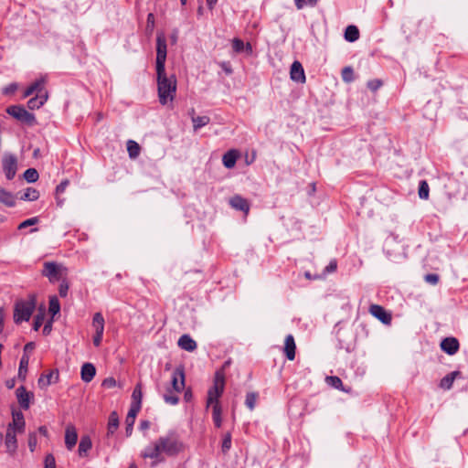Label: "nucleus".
I'll list each match as a JSON object with an SVG mask.
<instances>
[{
  "instance_id": "obj_1",
  "label": "nucleus",
  "mask_w": 468,
  "mask_h": 468,
  "mask_svg": "<svg viewBox=\"0 0 468 468\" xmlns=\"http://www.w3.org/2000/svg\"><path fill=\"white\" fill-rule=\"evenodd\" d=\"M186 449V444L181 440L176 430H170L164 436H160L152 445L147 446L142 452L144 459H154L156 462H163L161 457L165 453L168 457H176Z\"/></svg>"
},
{
  "instance_id": "obj_2",
  "label": "nucleus",
  "mask_w": 468,
  "mask_h": 468,
  "mask_svg": "<svg viewBox=\"0 0 468 468\" xmlns=\"http://www.w3.org/2000/svg\"><path fill=\"white\" fill-rule=\"evenodd\" d=\"M157 90L159 101L162 105L173 101L176 93V75L167 77L165 68L163 70H156Z\"/></svg>"
},
{
  "instance_id": "obj_3",
  "label": "nucleus",
  "mask_w": 468,
  "mask_h": 468,
  "mask_svg": "<svg viewBox=\"0 0 468 468\" xmlns=\"http://www.w3.org/2000/svg\"><path fill=\"white\" fill-rule=\"evenodd\" d=\"M37 304V299L34 294H30L27 300L17 301L14 308V322L20 324L23 321L27 322Z\"/></svg>"
},
{
  "instance_id": "obj_4",
  "label": "nucleus",
  "mask_w": 468,
  "mask_h": 468,
  "mask_svg": "<svg viewBox=\"0 0 468 468\" xmlns=\"http://www.w3.org/2000/svg\"><path fill=\"white\" fill-rule=\"evenodd\" d=\"M225 374L222 370H217L214 376L213 385L207 390V408L211 403L219 401L218 399L224 392Z\"/></svg>"
},
{
  "instance_id": "obj_5",
  "label": "nucleus",
  "mask_w": 468,
  "mask_h": 468,
  "mask_svg": "<svg viewBox=\"0 0 468 468\" xmlns=\"http://www.w3.org/2000/svg\"><path fill=\"white\" fill-rule=\"evenodd\" d=\"M7 114L12 116L18 122L27 124V126H34L37 123V119L34 113L26 110L23 105H10L5 109Z\"/></svg>"
},
{
  "instance_id": "obj_6",
  "label": "nucleus",
  "mask_w": 468,
  "mask_h": 468,
  "mask_svg": "<svg viewBox=\"0 0 468 468\" xmlns=\"http://www.w3.org/2000/svg\"><path fill=\"white\" fill-rule=\"evenodd\" d=\"M166 56V37L163 32H160L156 36L155 70H163V69L165 68Z\"/></svg>"
},
{
  "instance_id": "obj_7",
  "label": "nucleus",
  "mask_w": 468,
  "mask_h": 468,
  "mask_svg": "<svg viewBox=\"0 0 468 468\" xmlns=\"http://www.w3.org/2000/svg\"><path fill=\"white\" fill-rule=\"evenodd\" d=\"M63 271H66V268L62 264L55 261H45L41 274L47 277L51 283H54L61 279Z\"/></svg>"
},
{
  "instance_id": "obj_8",
  "label": "nucleus",
  "mask_w": 468,
  "mask_h": 468,
  "mask_svg": "<svg viewBox=\"0 0 468 468\" xmlns=\"http://www.w3.org/2000/svg\"><path fill=\"white\" fill-rule=\"evenodd\" d=\"M3 172L7 180H12L17 171V158L14 154L5 153L2 158Z\"/></svg>"
},
{
  "instance_id": "obj_9",
  "label": "nucleus",
  "mask_w": 468,
  "mask_h": 468,
  "mask_svg": "<svg viewBox=\"0 0 468 468\" xmlns=\"http://www.w3.org/2000/svg\"><path fill=\"white\" fill-rule=\"evenodd\" d=\"M186 375L185 367L183 365L177 366L171 378L172 390L177 393L182 392L185 389Z\"/></svg>"
},
{
  "instance_id": "obj_10",
  "label": "nucleus",
  "mask_w": 468,
  "mask_h": 468,
  "mask_svg": "<svg viewBox=\"0 0 468 468\" xmlns=\"http://www.w3.org/2000/svg\"><path fill=\"white\" fill-rule=\"evenodd\" d=\"M104 317L101 313H95L92 317V326L95 329V334L93 335L92 341L95 346H100L102 341L103 332H104Z\"/></svg>"
},
{
  "instance_id": "obj_11",
  "label": "nucleus",
  "mask_w": 468,
  "mask_h": 468,
  "mask_svg": "<svg viewBox=\"0 0 468 468\" xmlns=\"http://www.w3.org/2000/svg\"><path fill=\"white\" fill-rule=\"evenodd\" d=\"M17 403L21 410H27L31 403L34 401V393L27 391L25 386H20L16 390Z\"/></svg>"
},
{
  "instance_id": "obj_12",
  "label": "nucleus",
  "mask_w": 468,
  "mask_h": 468,
  "mask_svg": "<svg viewBox=\"0 0 468 468\" xmlns=\"http://www.w3.org/2000/svg\"><path fill=\"white\" fill-rule=\"evenodd\" d=\"M11 413L13 420L8 424L7 429H12L18 433H23L26 428V421L23 412L21 410L12 408Z\"/></svg>"
},
{
  "instance_id": "obj_13",
  "label": "nucleus",
  "mask_w": 468,
  "mask_h": 468,
  "mask_svg": "<svg viewBox=\"0 0 468 468\" xmlns=\"http://www.w3.org/2000/svg\"><path fill=\"white\" fill-rule=\"evenodd\" d=\"M369 313L385 324H389L391 323V314L387 313L381 305L371 304L369 306Z\"/></svg>"
},
{
  "instance_id": "obj_14",
  "label": "nucleus",
  "mask_w": 468,
  "mask_h": 468,
  "mask_svg": "<svg viewBox=\"0 0 468 468\" xmlns=\"http://www.w3.org/2000/svg\"><path fill=\"white\" fill-rule=\"evenodd\" d=\"M229 205L236 210L242 211L246 215L250 211L249 201L239 195H235L229 199Z\"/></svg>"
},
{
  "instance_id": "obj_15",
  "label": "nucleus",
  "mask_w": 468,
  "mask_h": 468,
  "mask_svg": "<svg viewBox=\"0 0 468 468\" xmlns=\"http://www.w3.org/2000/svg\"><path fill=\"white\" fill-rule=\"evenodd\" d=\"M291 79L298 83L305 82V74L302 64L299 61H294L291 66L290 70Z\"/></svg>"
},
{
  "instance_id": "obj_16",
  "label": "nucleus",
  "mask_w": 468,
  "mask_h": 468,
  "mask_svg": "<svg viewBox=\"0 0 468 468\" xmlns=\"http://www.w3.org/2000/svg\"><path fill=\"white\" fill-rule=\"evenodd\" d=\"M58 377L59 374L58 369L51 370L47 374H42L37 381L39 388H44L52 383L58 382Z\"/></svg>"
},
{
  "instance_id": "obj_17",
  "label": "nucleus",
  "mask_w": 468,
  "mask_h": 468,
  "mask_svg": "<svg viewBox=\"0 0 468 468\" xmlns=\"http://www.w3.org/2000/svg\"><path fill=\"white\" fill-rule=\"evenodd\" d=\"M16 432L17 431H15L12 429H6L5 444L6 446L7 452L10 454H14L17 449Z\"/></svg>"
},
{
  "instance_id": "obj_18",
  "label": "nucleus",
  "mask_w": 468,
  "mask_h": 468,
  "mask_svg": "<svg viewBox=\"0 0 468 468\" xmlns=\"http://www.w3.org/2000/svg\"><path fill=\"white\" fill-rule=\"evenodd\" d=\"M441 348L448 355H454L459 349V342L454 337H446L441 342Z\"/></svg>"
},
{
  "instance_id": "obj_19",
  "label": "nucleus",
  "mask_w": 468,
  "mask_h": 468,
  "mask_svg": "<svg viewBox=\"0 0 468 468\" xmlns=\"http://www.w3.org/2000/svg\"><path fill=\"white\" fill-rule=\"evenodd\" d=\"M96 375V367L92 363H84L80 369V378L83 382H90Z\"/></svg>"
},
{
  "instance_id": "obj_20",
  "label": "nucleus",
  "mask_w": 468,
  "mask_h": 468,
  "mask_svg": "<svg viewBox=\"0 0 468 468\" xmlns=\"http://www.w3.org/2000/svg\"><path fill=\"white\" fill-rule=\"evenodd\" d=\"M239 156V151H238L237 149H230L223 154L222 163L226 168H233Z\"/></svg>"
},
{
  "instance_id": "obj_21",
  "label": "nucleus",
  "mask_w": 468,
  "mask_h": 468,
  "mask_svg": "<svg viewBox=\"0 0 468 468\" xmlns=\"http://www.w3.org/2000/svg\"><path fill=\"white\" fill-rule=\"evenodd\" d=\"M177 345L181 349L188 352H193L197 347V342L186 334L179 337Z\"/></svg>"
},
{
  "instance_id": "obj_22",
  "label": "nucleus",
  "mask_w": 468,
  "mask_h": 468,
  "mask_svg": "<svg viewBox=\"0 0 468 468\" xmlns=\"http://www.w3.org/2000/svg\"><path fill=\"white\" fill-rule=\"evenodd\" d=\"M78 433L73 425H69L65 431V444L68 450H71L77 443Z\"/></svg>"
},
{
  "instance_id": "obj_23",
  "label": "nucleus",
  "mask_w": 468,
  "mask_h": 468,
  "mask_svg": "<svg viewBox=\"0 0 468 468\" xmlns=\"http://www.w3.org/2000/svg\"><path fill=\"white\" fill-rule=\"evenodd\" d=\"M142 384L138 383L132 393V403L130 409L140 411L142 408Z\"/></svg>"
},
{
  "instance_id": "obj_24",
  "label": "nucleus",
  "mask_w": 468,
  "mask_h": 468,
  "mask_svg": "<svg viewBox=\"0 0 468 468\" xmlns=\"http://www.w3.org/2000/svg\"><path fill=\"white\" fill-rule=\"evenodd\" d=\"M295 349H296V346H295L294 338L292 335H288L284 340L283 350H284L286 357L291 361L295 358Z\"/></svg>"
},
{
  "instance_id": "obj_25",
  "label": "nucleus",
  "mask_w": 468,
  "mask_h": 468,
  "mask_svg": "<svg viewBox=\"0 0 468 468\" xmlns=\"http://www.w3.org/2000/svg\"><path fill=\"white\" fill-rule=\"evenodd\" d=\"M48 91H45L44 94H36L35 97L30 98L27 101V107L30 110L39 109L41 106L45 104L48 101Z\"/></svg>"
},
{
  "instance_id": "obj_26",
  "label": "nucleus",
  "mask_w": 468,
  "mask_h": 468,
  "mask_svg": "<svg viewBox=\"0 0 468 468\" xmlns=\"http://www.w3.org/2000/svg\"><path fill=\"white\" fill-rule=\"evenodd\" d=\"M138 413H139L138 410H132V409H130L127 413V416L125 419V425H126L125 434L127 437H130L133 433V425H134L135 419H136V416Z\"/></svg>"
},
{
  "instance_id": "obj_27",
  "label": "nucleus",
  "mask_w": 468,
  "mask_h": 468,
  "mask_svg": "<svg viewBox=\"0 0 468 468\" xmlns=\"http://www.w3.org/2000/svg\"><path fill=\"white\" fill-rule=\"evenodd\" d=\"M119 416L116 411H112L109 415L108 425H107V435L112 436L115 433L119 427Z\"/></svg>"
},
{
  "instance_id": "obj_28",
  "label": "nucleus",
  "mask_w": 468,
  "mask_h": 468,
  "mask_svg": "<svg viewBox=\"0 0 468 468\" xmlns=\"http://www.w3.org/2000/svg\"><path fill=\"white\" fill-rule=\"evenodd\" d=\"M92 442L89 435H83L80 438L78 452L80 457L86 456L87 452L91 449Z\"/></svg>"
},
{
  "instance_id": "obj_29",
  "label": "nucleus",
  "mask_w": 468,
  "mask_h": 468,
  "mask_svg": "<svg viewBox=\"0 0 468 468\" xmlns=\"http://www.w3.org/2000/svg\"><path fill=\"white\" fill-rule=\"evenodd\" d=\"M0 203L8 207H13L16 206V196L5 188L0 187Z\"/></svg>"
},
{
  "instance_id": "obj_30",
  "label": "nucleus",
  "mask_w": 468,
  "mask_h": 468,
  "mask_svg": "<svg viewBox=\"0 0 468 468\" xmlns=\"http://www.w3.org/2000/svg\"><path fill=\"white\" fill-rule=\"evenodd\" d=\"M460 375L459 371H452L449 374H447L445 377H443L440 381V388L444 390H449L452 388V384L455 380V378Z\"/></svg>"
},
{
  "instance_id": "obj_31",
  "label": "nucleus",
  "mask_w": 468,
  "mask_h": 468,
  "mask_svg": "<svg viewBox=\"0 0 468 468\" xmlns=\"http://www.w3.org/2000/svg\"><path fill=\"white\" fill-rule=\"evenodd\" d=\"M28 364H29V356H22L19 362V367H18V373H17V378L20 381H26L27 369H28Z\"/></svg>"
},
{
  "instance_id": "obj_32",
  "label": "nucleus",
  "mask_w": 468,
  "mask_h": 468,
  "mask_svg": "<svg viewBox=\"0 0 468 468\" xmlns=\"http://www.w3.org/2000/svg\"><path fill=\"white\" fill-rule=\"evenodd\" d=\"M194 113H195V110L192 109L191 110V114H192L191 119H192V122H193L194 131H197L198 129H200L209 123L210 118L208 116H207V115L195 116Z\"/></svg>"
},
{
  "instance_id": "obj_33",
  "label": "nucleus",
  "mask_w": 468,
  "mask_h": 468,
  "mask_svg": "<svg viewBox=\"0 0 468 468\" xmlns=\"http://www.w3.org/2000/svg\"><path fill=\"white\" fill-rule=\"evenodd\" d=\"M359 38V30L356 26H348L345 31V39L348 42H355Z\"/></svg>"
},
{
  "instance_id": "obj_34",
  "label": "nucleus",
  "mask_w": 468,
  "mask_h": 468,
  "mask_svg": "<svg viewBox=\"0 0 468 468\" xmlns=\"http://www.w3.org/2000/svg\"><path fill=\"white\" fill-rule=\"evenodd\" d=\"M47 82L46 77H40L39 79H37L34 82H32L29 86L32 89L34 92L37 94H44L45 90V85Z\"/></svg>"
},
{
  "instance_id": "obj_35",
  "label": "nucleus",
  "mask_w": 468,
  "mask_h": 468,
  "mask_svg": "<svg viewBox=\"0 0 468 468\" xmlns=\"http://www.w3.org/2000/svg\"><path fill=\"white\" fill-rule=\"evenodd\" d=\"M48 312L51 318H54L60 312V303L56 295L49 297Z\"/></svg>"
},
{
  "instance_id": "obj_36",
  "label": "nucleus",
  "mask_w": 468,
  "mask_h": 468,
  "mask_svg": "<svg viewBox=\"0 0 468 468\" xmlns=\"http://www.w3.org/2000/svg\"><path fill=\"white\" fill-rule=\"evenodd\" d=\"M39 191L33 187H27L24 194L20 197L24 201H36L39 198Z\"/></svg>"
},
{
  "instance_id": "obj_37",
  "label": "nucleus",
  "mask_w": 468,
  "mask_h": 468,
  "mask_svg": "<svg viewBox=\"0 0 468 468\" xmlns=\"http://www.w3.org/2000/svg\"><path fill=\"white\" fill-rule=\"evenodd\" d=\"M127 151L130 158L135 159L140 154L141 147L135 141L129 140L127 142Z\"/></svg>"
},
{
  "instance_id": "obj_38",
  "label": "nucleus",
  "mask_w": 468,
  "mask_h": 468,
  "mask_svg": "<svg viewBox=\"0 0 468 468\" xmlns=\"http://www.w3.org/2000/svg\"><path fill=\"white\" fill-rule=\"evenodd\" d=\"M23 177L27 183H35L36 181H37L39 175H38V172L37 171V169L27 168L24 172Z\"/></svg>"
},
{
  "instance_id": "obj_39",
  "label": "nucleus",
  "mask_w": 468,
  "mask_h": 468,
  "mask_svg": "<svg viewBox=\"0 0 468 468\" xmlns=\"http://www.w3.org/2000/svg\"><path fill=\"white\" fill-rule=\"evenodd\" d=\"M231 432L228 431L223 435L222 443H221V452L223 454H227L231 448Z\"/></svg>"
},
{
  "instance_id": "obj_40",
  "label": "nucleus",
  "mask_w": 468,
  "mask_h": 468,
  "mask_svg": "<svg viewBox=\"0 0 468 468\" xmlns=\"http://www.w3.org/2000/svg\"><path fill=\"white\" fill-rule=\"evenodd\" d=\"M429 193H430V187L428 183L425 180H421L419 185V197L421 199H428L429 198Z\"/></svg>"
},
{
  "instance_id": "obj_41",
  "label": "nucleus",
  "mask_w": 468,
  "mask_h": 468,
  "mask_svg": "<svg viewBox=\"0 0 468 468\" xmlns=\"http://www.w3.org/2000/svg\"><path fill=\"white\" fill-rule=\"evenodd\" d=\"M258 394L255 392H248L246 395L245 405L252 410L255 408Z\"/></svg>"
},
{
  "instance_id": "obj_42",
  "label": "nucleus",
  "mask_w": 468,
  "mask_h": 468,
  "mask_svg": "<svg viewBox=\"0 0 468 468\" xmlns=\"http://www.w3.org/2000/svg\"><path fill=\"white\" fill-rule=\"evenodd\" d=\"M163 399L165 403L170 405H176L179 402V397L176 394H173V390L170 388H168V393L164 394Z\"/></svg>"
},
{
  "instance_id": "obj_43",
  "label": "nucleus",
  "mask_w": 468,
  "mask_h": 468,
  "mask_svg": "<svg viewBox=\"0 0 468 468\" xmlns=\"http://www.w3.org/2000/svg\"><path fill=\"white\" fill-rule=\"evenodd\" d=\"M318 3V0H294L295 6L298 10L304 8L305 6L314 7Z\"/></svg>"
},
{
  "instance_id": "obj_44",
  "label": "nucleus",
  "mask_w": 468,
  "mask_h": 468,
  "mask_svg": "<svg viewBox=\"0 0 468 468\" xmlns=\"http://www.w3.org/2000/svg\"><path fill=\"white\" fill-rule=\"evenodd\" d=\"M38 222H39L38 217H33V218H27V219L22 221L18 225L17 229L18 230L24 229L26 228L34 226V225L37 224Z\"/></svg>"
},
{
  "instance_id": "obj_45",
  "label": "nucleus",
  "mask_w": 468,
  "mask_h": 468,
  "mask_svg": "<svg viewBox=\"0 0 468 468\" xmlns=\"http://www.w3.org/2000/svg\"><path fill=\"white\" fill-rule=\"evenodd\" d=\"M342 79L346 82H351L354 80V71L352 68L346 67L342 69Z\"/></svg>"
},
{
  "instance_id": "obj_46",
  "label": "nucleus",
  "mask_w": 468,
  "mask_h": 468,
  "mask_svg": "<svg viewBox=\"0 0 468 468\" xmlns=\"http://www.w3.org/2000/svg\"><path fill=\"white\" fill-rule=\"evenodd\" d=\"M326 382L328 385H330L337 389H342L343 383H342V380L338 377H335V376L327 377Z\"/></svg>"
},
{
  "instance_id": "obj_47",
  "label": "nucleus",
  "mask_w": 468,
  "mask_h": 468,
  "mask_svg": "<svg viewBox=\"0 0 468 468\" xmlns=\"http://www.w3.org/2000/svg\"><path fill=\"white\" fill-rule=\"evenodd\" d=\"M154 26H155L154 16L153 13H149L147 15V18H146V27H145L146 32L151 34L154 31Z\"/></svg>"
},
{
  "instance_id": "obj_48",
  "label": "nucleus",
  "mask_w": 468,
  "mask_h": 468,
  "mask_svg": "<svg viewBox=\"0 0 468 468\" xmlns=\"http://www.w3.org/2000/svg\"><path fill=\"white\" fill-rule=\"evenodd\" d=\"M44 319H45V317H44L43 314H36V316L34 317V321H33V330L34 331H38V329L43 324Z\"/></svg>"
},
{
  "instance_id": "obj_49",
  "label": "nucleus",
  "mask_w": 468,
  "mask_h": 468,
  "mask_svg": "<svg viewBox=\"0 0 468 468\" xmlns=\"http://www.w3.org/2000/svg\"><path fill=\"white\" fill-rule=\"evenodd\" d=\"M37 445V437L36 432H30L28 434V447L30 452H34Z\"/></svg>"
},
{
  "instance_id": "obj_50",
  "label": "nucleus",
  "mask_w": 468,
  "mask_h": 468,
  "mask_svg": "<svg viewBox=\"0 0 468 468\" xmlns=\"http://www.w3.org/2000/svg\"><path fill=\"white\" fill-rule=\"evenodd\" d=\"M210 405H212V418H221L222 408L220 402H213Z\"/></svg>"
},
{
  "instance_id": "obj_51",
  "label": "nucleus",
  "mask_w": 468,
  "mask_h": 468,
  "mask_svg": "<svg viewBox=\"0 0 468 468\" xmlns=\"http://www.w3.org/2000/svg\"><path fill=\"white\" fill-rule=\"evenodd\" d=\"M245 44L244 42L239 38H234L232 41V48L235 52H242L244 50Z\"/></svg>"
},
{
  "instance_id": "obj_52",
  "label": "nucleus",
  "mask_w": 468,
  "mask_h": 468,
  "mask_svg": "<svg viewBox=\"0 0 468 468\" xmlns=\"http://www.w3.org/2000/svg\"><path fill=\"white\" fill-rule=\"evenodd\" d=\"M17 88V84L13 82L3 88L2 92L4 95H13L16 91Z\"/></svg>"
},
{
  "instance_id": "obj_53",
  "label": "nucleus",
  "mask_w": 468,
  "mask_h": 468,
  "mask_svg": "<svg viewBox=\"0 0 468 468\" xmlns=\"http://www.w3.org/2000/svg\"><path fill=\"white\" fill-rule=\"evenodd\" d=\"M44 464V468H56V460L53 454L48 453L46 455Z\"/></svg>"
},
{
  "instance_id": "obj_54",
  "label": "nucleus",
  "mask_w": 468,
  "mask_h": 468,
  "mask_svg": "<svg viewBox=\"0 0 468 468\" xmlns=\"http://www.w3.org/2000/svg\"><path fill=\"white\" fill-rule=\"evenodd\" d=\"M69 181L68 179H65V180L61 181L56 186L55 196H59L60 194H62L66 190V188L69 186Z\"/></svg>"
},
{
  "instance_id": "obj_55",
  "label": "nucleus",
  "mask_w": 468,
  "mask_h": 468,
  "mask_svg": "<svg viewBox=\"0 0 468 468\" xmlns=\"http://www.w3.org/2000/svg\"><path fill=\"white\" fill-rule=\"evenodd\" d=\"M69 283L66 280H63L58 287V293L60 297H66L68 295Z\"/></svg>"
},
{
  "instance_id": "obj_56",
  "label": "nucleus",
  "mask_w": 468,
  "mask_h": 468,
  "mask_svg": "<svg viewBox=\"0 0 468 468\" xmlns=\"http://www.w3.org/2000/svg\"><path fill=\"white\" fill-rule=\"evenodd\" d=\"M101 386L106 388H112L116 386V380L114 378L110 377L103 379Z\"/></svg>"
},
{
  "instance_id": "obj_57",
  "label": "nucleus",
  "mask_w": 468,
  "mask_h": 468,
  "mask_svg": "<svg viewBox=\"0 0 468 468\" xmlns=\"http://www.w3.org/2000/svg\"><path fill=\"white\" fill-rule=\"evenodd\" d=\"M382 86V81L379 80H372L367 82V87L373 91H376Z\"/></svg>"
},
{
  "instance_id": "obj_58",
  "label": "nucleus",
  "mask_w": 468,
  "mask_h": 468,
  "mask_svg": "<svg viewBox=\"0 0 468 468\" xmlns=\"http://www.w3.org/2000/svg\"><path fill=\"white\" fill-rule=\"evenodd\" d=\"M35 343L34 342H28L27 343L25 346H24V349H23V355L22 356H29L30 353L33 352V350L35 349Z\"/></svg>"
},
{
  "instance_id": "obj_59",
  "label": "nucleus",
  "mask_w": 468,
  "mask_h": 468,
  "mask_svg": "<svg viewBox=\"0 0 468 468\" xmlns=\"http://www.w3.org/2000/svg\"><path fill=\"white\" fill-rule=\"evenodd\" d=\"M425 281L432 285H435L439 282V276L435 273H430L425 276Z\"/></svg>"
},
{
  "instance_id": "obj_60",
  "label": "nucleus",
  "mask_w": 468,
  "mask_h": 468,
  "mask_svg": "<svg viewBox=\"0 0 468 468\" xmlns=\"http://www.w3.org/2000/svg\"><path fill=\"white\" fill-rule=\"evenodd\" d=\"M53 321H54V318H50L49 320H48L46 322V324H44V327H43V335H48L52 330V324H53Z\"/></svg>"
},
{
  "instance_id": "obj_61",
  "label": "nucleus",
  "mask_w": 468,
  "mask_h": 468,
  "mask_svg": "<svg viewBox=\"0 0 468 468\" xmlns=\"http://www.w3.org/2000/svg\"><path fill=\"white\" fill-rule=\"evenodd\" d=\"M219 65L226 74L230 75L232 73L231 65L229 61H223Z\"/></svg>"
},
{
  "instance_id": "obj_62",
  "label": "nucleus",
  "mask_w": 468,
  "mask_h": 468,
  "mask_svg": "<svg viewBox=\"0 0 468 468\" xmlns=\"http://www.w3.org/2000/svg\"><path fill=\"white\" fill-rule=\"evenodd\" d=\"M151 426V422L147 420H144L140 421L139 429L141 431H147Z\"/></svg>"
},
{
  "instance_id": "obj_63",
  "label": "nucleus",
  "mask_w": 468,
  "mask_h": 468,
  "mask_svg": "<svg viewBox=\"0 0 468 468\" xmlns=\"http://www.w3.org/2000/svg\"><path fill=\"white\" fill-rule=\"evenodd\" d=\"M336 268H337L336 261H331L329 262V264L326 266L325 271L327 272H333V271H335L336 270Z\"/></svg>"
},
{
  "instance_id": "obj_64",
  "label": "nucleus",
  "mask_w": 468,
  "mask_h": 468,
  "mask_svg": "<svg viewBox=\"0 0 468 468\" xmlns=\"http://www.w3.org/2000/svg\"><path fill=\"white\" fill-rule=\"evenodd\" d=\"M192 399H193V393H192L191 388L186 389L185 392H184V399H185V401L189 402V401L192 400Z\"/></svg>"
}]
</instances>
